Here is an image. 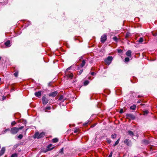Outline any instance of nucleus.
<instances>
[{"mask_svg": "<svg viewBox=\"0 0 157 157\" xmlns=\"http://www.w3.org/2000/svg\"><path fill=\"white\" fill-rule=\"evenodd\" d=\"M117 51L119 53H121L122 52V50L121 49H118Z\"/></svg>", "mask_w": 157, "mask_h": 157, "instance_id": "ea45409f", "label": "nucleus"}, {"mask_svg": "<svg viewBox=\"0 0 157 157\" xmlns=\"http://www.w3.org/2000/svg\"><path fill=\"white\" fill-rule=\"evenodd\" d=\"M18 132V128L16 127L12 128L10 131V132L12 134H14L17 133Z\"/></svg>", "mask_w": 157, "mask_h": 157, "instance_id": "7ed1b4c3", "label": "nucleus"}, {"mask_svg": "<svg viewBox=\"0 0 157 157\" xmlns=\"http://www.w3.org/2000/svg\"><path fill=\"white\" fill-rule=\"evenodd\" d=\"M143 41V38L142 37H140L139 40H137V41L140 43H141Z\"/></svg>", "mask_w": 157, "mask_h": 157, "instance_id": "6ab92c4d", "label": "nucleus"}, {"mask_svg": "<svg viewBox=\"0 0 157 157\" xmlns=\"http://www.w3.org/2000/svg\"><path fill=\"white\" fill-rule=\"evenodd\" d=\"M71 67H68L66 70V71H68L70 70V69H71Z\"/></svg>", "mask_w": 157, "mask_h": 157, "instance_id": "c03bdc74", "label": "nucleus"}, {"mask_svg": "<svg viewBox=\"0 0 157 157\" xmlns=\"http://www.w3.org/2000/svg\"><path fill=\"white\" fill-rule=\"evenodd\" d=\"M6 97H3V100H4L5 98H6Z\"/></svg>", "mask_w": 157, "mask_h": 157, "instance_id": "09e8293b", "label": "nucleus"}, {"mask_svg": "<svg viewBox=\"0 0 157 157\" xmlns=\"http://www.w3.org/2000/svg\"><path fill=\"white\" fill-rule=\"evenodd\" d=\"M140 97V96H138V97Z\"/></svg>", "mask_w": 157, "mask_h": 157, "instance_id": "6e6d98bb", "label": "nucleus"}, {"mask_svg": "<svg viewBox=\"0 0 157 157\" xmlns=\"http://www.w3.org/2000/svg\"><path fill=\"white\" fill-rule=\"evenodd\" d=\"M89 83V81L87 80H86L85 81V82H84V85H87Z\"/></svg>", "mask_w": 157, "mask_h": 157, "instance_id": "c85d7f7f", "label": "nucleus"}, {"mask_svg": "<svg viewBox=\"0 0 157 157\" xmlns=\"http://www.w3.org/2000/svg\"><path fill=\"white\" fill-rule=\"evenodd\" d=\"M95 74V73L94 72H92L91 73V75H94Z\"/></svg>", "mask_w": 157, "mask_h": 157, "instance_id": "a18cd8bd", "label": "nucleus"}, {"mask_svg": "<svg viewBox=\"0 0 157 157\" xmlns=\"http://www.w3.org/2000/svg\"><path fill=\"white\" fill-rule=\"evenodd\" d=\"M45 109L46 110H50L51 109V107L50 106H47L45 108Z\"/></svg>", "mask_w": 157, "mask_h": 157, "instance_id": "473e14b6", "label": "nucleus"}, {"mask_svg": "<svg viewBox=\"0 0 157 157\" xmlns=\"http://www.w3.org/2000/svg\"><path fill=\"white\" fill-rule=\"evenodd\" d=\"M148 113V111L147 110H146L144 112V115L147 114Z\"/></svg>", "mask_w": 157, "mask_h": 157, "instance_id": "2f4dec72", "label": "nucleus"}, {"mask_svg": "<svg viewBox=\"0 0 157 157\" xmlns=\"http://www.w3.org/2000/svg\"><path fill=\"white\" fill-rule=\"evenodd\" d=\"M77 132H78L77 130H75L74 131V132L75 133H76Z\"/></svg>", "mask_w": 157, "mask_h": 157, "instance_id": "49530a36", "label": "nucleus"}, {"mask_svg": "<svg viewBox=\"0 0 157 157\" xmlns=\"http://www.w3.org/2000/svg\"><path fill=\"white\" fill-rule=\"evenodd\" d=\"M136 105H133L130 106V109L133 110H135L136 108Z\"/></svg>", "mask_w": 157, "mask_h": 157, "instance_id": "ddd939ff", "label": "nucleus"}, {"mask_svg": "<svg viewBox=\"0 0 157 157\" xmlns=\"http://www.w3.org/2000/svg\"><path fill=\"white\" fill-rule=\"evenodd\" d=\"M52 142L53 143H55L57 142L58 141V139L56 138H55L52 139Z\"/></svg>", "mask_w": 157, "mask_h": 157, "instance_id": "412c9836", "label": "nucleus"}, {"mask_svg": "<svg viewBox=\"0 0 157 157\" xmlns=\"http://www.w3.org/2000/svg\"><path fill=\"white\" fill-rule=\"evenodd\" d=\"M45 136V133L42 132L40 134L38 132H36L34 136V138L40 139L42 138Z\"/></svg>", "mask_w": 157, "mask_h": 157, "instance_id": "f257e3e1", "label": "nucleus"}, {"mask_svg": "<svg viewBox=\"0 0 157 157\" xmlns=\"http://www.w3.org/2000/svg\"><path fill=\"white\" fill-rule=\"evenodd\" d=\"M17 137L19 139H21L23 137V136L22 134H20Z\"/></svg>", "mask_w": 157, "mask_h": 157, "instance_id": "cd10ccee", "label": "nucleus"}, {"mask_svg": "<svg viewBox=\"0 0 157 157\" xmlns=\"http://www.w3.org/2000/svg\"><path fill=\"white\" fill-rule=\"evenodd\" d=\"M63 148H61V149L60 150V153H63Z\"/></svg>", "mask_w": 157, "mask_h": 157, "instance_id": "a19ab883", "label": "nucleus"}, {"mask_svg": "<svg viewBox=\"0 0 157 157\" xmlns=\"http://www.w3.org/2000/svg\"><path fill=\"white\" fill-rule=\"evenodd\" d=\"M67 75V77L69 78H72L73 77V74L72 73H71L70 74H68Z\"/></svg>", "mask_w": 157, "mask_h": 157, "instance_id": "f3484780", "label": "nucleus"}, {"mask_svg": "<svg viewBox=\"0 0 157 157\" xmlns=\"http://www.w3.org/2000/svg\"><path fill=\"white\" fill-rule=\"evenodd\" d=\"M120 138H119L117 141H116L115 142V144H114L113 145V146H116L119 143V142L120 141Z\"/></svg>", "mask_w": 157, "mask_h": 157, "instance_id": "aec40b11", "label": "nucleus"}, {"mask_svg": "<svg viewBox=\"0 0 157 157\" xmlns=\"http://www.w3.org/2000/svg\"><path fill=\"white\" fill-rule=\"evenodd\" d=\"M131 54L132 52L131 50H128L127 52L126 53V55L128 56L131 57Z\"/></svg>", "mask_w": 157, "mask_h": 157, "instance_id": "9b49d317", "label": "nucleus"}, {"mask_svg": "<svg viewBox=\"0 0 157 157\" xmlns=\"http://www.w3.org/2000/svg\"><path fill=\"white\" fill-rule=\"evenodd\" d=\"M42 101L44 105L46 104L48 101V99L45 96H43L42 98Z\"/></svg>", "mask_w": 157, "mask_h": 157, "instance_id": "39448f33", "label": "nucleus"}, {"mask_svg": "<svg viewBox=\"0 0 157 157\" xmlns=\"http://www.w3.org/2000/svg\"><path fill=\"white\" fill-rule=\"evenodd\" d=\"M127 118L129 119H132L133 120L135 119V116L132 114H127L126 115Z\"/></svg>", "mask_w": 157, "mask_h": 157, "instance_id": "423d86ee", "label": "nucleus"}, {"mask_svg": "<svg viewBox=\"0 0 157 157\" xmlns=\"http://www.w3.org/2000/svg\"><path fill=\"white\" fill-rule=\"evenodd\" d=\"M128 134L130 135V136H133L134 135L133 133L131 131H129L128 132Z\"/></svg>", "mask_w": 157, "mask_h": 157, "instance_id": "b1692460", "label": "nucleus"}, {"mask_svg": "<svg viewBox=\"0 0 157 157\" xmlns=\"http://www.w3.org/2000/svg\"><path fill=\"white\" fill-rule=\"evenodd\" d=\"M124 142L127 146H131L132 145V143L131 141L128 139H125L124 141Z\"/></svg>", "mask_w": 157, "mask_h": 157, "instance_id": "20e7f679", "label": "nucleus"}, {"mask_svg": "<svg viewBox=\"0 0 157 157\" xmlns=\"http://www.w3.org/2000/svg\"><path fill=\"white\" fill-rule=\"evenodd\" d=\"M5 147H2L0 151V156L2 155L5 153Z\"/></svg>", "mask_w": 157, "mask_h": 157, "instance_id": "1a4fd4ad", "label": "nucleus"}, {"mask_svg": "<svg viewBox=\"0 0 157 157\" xmlns=\"http://www.w3.org/2000/svg\"><path fill=\"white\" fill-rule=\"evenodd\" d=\"M86 60H83L82 61V62L80 65V67H83L85 65L86 63Z\"/></svg>", "mask_w": 157, "mask_h": 157, "instance_id": "4468645a", "label": "nucleus"}, {"mask_svg": "<svg viewBox=\"0 0 157 157\" xmlns=\"http://www.w3.org/2000/svg\"><path fill=\"white\" fill-rule=\"evenodd\" d=\"M113 59V58L112 56H109L108 57L105 59V62L107 65H109L111 63Z\"/></svg>", "mask_w": 157, "mask_h": 157, "instance_id": "f03ea898", "label": "nucleus"}, {"mask_svg": "<svg viewBox=\"0 0 157 157\" xmlns=\"http://www.w3.org/2000/svg\"><path fill=\"white\" fill-rule=\"evenodd\" d=\"M107 39V36L106 35L104 34L101 36V42L102 43H104Z\"/></svg>", "mask_w": 157, "mask_h": 157, "instance_id": "0eeeda50", "label": "nucleus"}, {"mask_svg": "<svg viewBox=\"0 0 157 157\" xmlns=\"http://www.w3.org/2000/svg\"><path fill=\"white\" fill-rule=\"evenodd\" d=\"M10 40H8L5 43V44L6 46H7L8 47H9L10 46Z\"/></svg>", "mask_w": 157, "mask_h": 157, "instance_id": "f8f14e48", "label": "nucleus"}, {"mask_svg": "<svg viewBox=\"0 0 157 157\" xmlns=\"http://www.w3.org/2000/svg\"><path fill=\"white\" fill-rule=\"evenodd\" d=\"M113 155V152L111 151L110 153L109 156L108 157H112Z\"/></svg>", "mask_w": 157, "mask_h": 157, "instance_id": "e433bc0d", "label": "nucleus"}, {"mask_svg": "<svg viewBox=\"0 0 157 157\" xmlns=\"http://www.w3.org/2000/svg\"><path fill=\"white\" fill-rule=\"evenodd\" d=\"M24 127L22 126H21L20 128H18V131H19V130H21V129H23V128H24Z\"/></svg>", "mask_w": 157, "mask_h": 157, "instance_id": "58836bf2", "label": "nucleus"}, {"mask_svg": "<svg viewBox=\"0 0 157 157\" xmlns=\"http://www.w3.org/2000/svg\"><path fill=\"white\" fill-rule=\"evenodd\" d=\"M113 40L116 42H117L118 40V39L116 37L114 36L113 38Z\"/></svg>", "mask_w": 157, "mask_h": 157, "instance_id": "4be33fe9", "label": "nucleus"}, {"mask_svg": "<svg viewBox=\"0 0 157 157\" xmlns=\"http://www.w3.org/2000/svg\"><path fill=\"white\" fill-rule=\"evenodd\" d=\"M134 157H137L136 156H135Z\"/></svg>", "mask_w": 157, "mask_h": 157, "instance_id": "4d7b16f0", "label": "nucleus"}, {"mask_svg": "<svg viewBox=\"0 0 157 157\" xmlns=\"http://www.w3.org/2000/svg\"><path fill=\"white\" fill-rule=\"evenodd\" d=\"M17 154L16 153H14L11 155V157H17Z\"/></svg>", "mask_w": 157, "mask_h": 157, "instance_id": "bb28decb", "label": "nucleus"}, {"mask_svg": "<svg viewBox=\"0 0 157 157\" xmlns=\"http://www.w3.org/2000/svg\"><path fill=\"white\" fill-rule=\"evenodd\" d=\"M131 35V34L130 33H127L126 34V38H128Z\"/></svg>", "mask_w": 157, "mask_h": 157, "instance_id": "393cba45", "label": "nucleus"}, {"mask_svg": "<svg viewBox=\"0 0 157 157\" xmlns=\"http://www.w3.org/2000/svg\"><path fill=\"white\" fill-rule=\"evenodd\" d=\"M153 35L154 36H156V38H157V33H153Z\"/></svg>", "mask_w": 157, "mask_h": 157, "instance_id": "c9c22d12", "label": "nucleus"}, {"mask_svg": "<svg viewBox=\"0 0 157 157\" xmlns=\"http://www.w3.org/2000/svg\"><path fill=\"white\" fill-rule=\"evenodd\" d=\"M123 112V110L122 109H121V110L120 111V113H122Z\"/></svg>", "mask_w": 157, "mask_h": 157, "instance_id": "37998d69", "label": "nucleus"}, {"mask_svg": "<svg viewBox=\"0 0 157 157\" xmlns=\"http://www.w3.org/2000/svg\"><path fill=\"white\" fill-rule=\"evenodd\" d=\"M89 122V121H86L83 124L84 125H86L88 124Z\"/></svg>", "mask_w": 157, "mask_h": 157, "instance_id": "72a5a7b5", "label": "nucleus"}, {"mask_svg": "<svg viewBox=\"0 0 157 157\" xmlns=\"http://www.w3.org/2000/svg\"><path fill=\"white\" fill-rule=\"evenodd\" d=\"M50 83H49V86H50Z\"/></svg>", "mask_w": 157, "mask_h": 157, "instance_id": "5fc2aeb1", "label": "nucleus"}, {"mask_svg": "<svg viewBox=\"0 0 157 157\" xmlns=\"http://www.w3.org/2000/svg\"><path fill=\"white\" fill-rule=\"evenodd\" d=\"M22 122L24 124H26L27 122L25 120H23Z\"/></svg>", "mask_w": 157, "mask_h": 157, "instance_id": "79ce46f5", "label": "nucleus"}, {"mask_svg": "<svg viewBox=\"0 0 157 157\" xmlns=\"http://www.w3.org/2000/svg\"><path fill=\"white\" fill-rule=\"evenodd\" d=\"M18 72H16L14 73V75L15 77H17L18 76Z\"/></svg>", "mask_w": 157, "mask_h": 157, "instance_id": "7c9ffc66", "label": "nucleus"}, {"mask_svg": "<svg viewBox=\"0 0 157 157\" xmlns=\"http://www.w3.org/2000/svg\"><path fill=\"white\" fill-rule=\"evenodd\" d=\"M48 112V111H47V110H46V109H45V112Z\"/></svg>", "mask_w": 157, "mask_h": 157, "instance_id": "8fccbe9b", "label": "nucleus"}, {"mask_svg": "<svg viewBox=\"0 0 157 157\" xmlns=\"http://www.w3.org/2000/svg\"><path fill=\"white\" fill-rule=\"evenodd\" d=\"M52 144H49L47 147V148L48 149V150H51L53 149V147H51L52 146Z\"/></svg>", "mask_w": 157, "mask_h": 157, "instance_id": "a211bd4d", "label": "nucleus"}, {"mask_svg": "<svg viewBox=\"0 0 157 157\" xmlns=\"http://www.w3.org/2000/svg\"><path fill=\"white\" fill-rule=\"evenodd\" d=\"M82 57H80V59H82Z\"/></svg>", "mask_w": 157, "mask_h": 157, "instance_id": "3c124183", "label": "nucleus"}, {"mask_svg": "<svg viewBox=\"0 0 157 157\" xmlns=\"http://www.w3.org/2000/svg\"><path fill=\"white\" fill-rule=\"evenodd\" d=\"M63 99V101L64 100H66V98H64L63 96L62 95H60L59 98V101H61Z\"/></svg>", "mask_w": 157, "mask_h": 157, "instance_id": "dca6fc26", "label": "nucleus"}, {"mask_svg": "<svg viewBox=\"0 0 157 157\" xmlns=\"http://www.w3.org/2000/svg\"><path fill=\"white\" fill-rule=\"evenodd\" d=\"M58 94L57 91H55L52 93H49L48 95L50 97H55Z\"/></svg>", "mask_w": 157, "mask_h": 157, "instance_id": "6e6552de", "label": "nucleus"}, {"mask_svg": "<svg viewBox=\"0 0 157 157\" xmlns=\"http://www.w3.org/2000/svg\"><path fill=\"white\" fill-rule=\"evenodd\" d=\"M83 72V70H81L79 72V73H78V75H80L82 73V72Z\"/></svg>", "mask_w": 157, "mask_h": 157, "instance_id": "4c0bfd02", "label": "nucleus"}, {"mask_svg": "<svg viewBox=\"0 0 157 157\" xmlns=\"http://www.w3.org/2000/svg\"><path fill=\"white\" fill-rule=\"evenodd\" d=\"M41 91H38L35 93V95L37 97H40L41 95Z\"/></svg>", "mask_w": 157, "mask_h": 157, "instance_id": "9d476101", "label": "nucleus"}, {"mask_svg": "<svg viewBox=\"0 0 157 157\" xmlns=\"http://www.w3.org/2000/svg\"><path fill=\"white\" fill-rule=\"evenodd\" d=\"M21 157H23V156H22Z\"/></svg>", "mask_w": 157, "mask_h": 157, "instance_id": "bf43d9fd", "label": "nucleus"}, {"mask_svg": "<svg viewBox=\"0 0 157 157\" xmlns=\"http://www.w3.org/2000/svg\"><path fill=\"white\" fill-rule=\"evenodd\" d=\"M117 137V134H113L111 135V137L113 139H114Z\"/></svg>", "mask_w": 157, "mask_h": 157, "instance_id": "5701e85b", "label": "nucleus"}, {"mask_svg": "<svg viewBox=\"0 0 157 157\" xmlns=\"http://www.w3.org/2000/svg\"><path fill=\"white\" fill-rule=\"evenodd\" d=\"M1 78H0V82H1Z\"/></svg>", "mask_w": 157, "mask_h": 157, "instance_id": "864d4df0", "label": "nucleus"}, {"mask_svg": "<svg viewBox=\"0 0 157 157\" xmlns=\"http://www.w3.org/2000/svg\"><path fill=\"white\" fill-rule=\"evenodd\" d=\"M138 102L139 103H140V101H138Z\"/></svg>", "mask_w": 157, "mask_h": 157, "instance_id": "603ef678", "label": "nucleus"}, {"mask_svg": "<svg viewBox=\"0 0 157 157\" xmlns=\"http://www.w3.org/2000/svg\"><path fill=\"white\" fill-rule=\"evenodd\" d=\"M129 61V59L128 57H126L125 58L124 61L125 62H128Z\"/></svg>", "mask_w": 157, "mask_h": 157, "instance_id": "a878e982", "label": "nucleus"}, {"mask_svg": "<svg viewBox=\"0 0 157 157\" xmlns=\"http://www.w3.org/2000/svg\"><path fill=\"white\" fill-rule=\"evenodd\" d=\"M16 124V123L14 121L12 122L11 123V124L12 125H15V124Z\"/></svg>", "mask_w": 157, "mask_h": 157, "instance_id": "f704fd0d", "label": "nucleus"}, {"mask_svg": "<svg viewBox=\"0 0 157 157\" xmlns=\"http://www.w3.org/2000/svg\"><path fill=\"white\" fill-rule=\"evenodd\" d=\"M7 130H8V129H6V130H5V131H4V132H6Z\"/></svg>", "mask_w": 157, "mask_h": 157, "instance_id": "de8ad7c7", "label": "nucleus"}, {"mask_svg": "<svg viewBox=\"0 0 157 157\" xmlns=\"http://www.w3.org/2000/svg\"><path fill=\"white\" fill-rule=\"evenodd\" d=\"M144 144L146 145H147L149 143V141L146 140H144L142 141Z\"/></svg>", "mask_w": 157, "mask_h": 157, "instance_id": "2eb2a0df", "label": "nucleus"}, {"mask_svg": "<svg viewBox=\"0 0 157 157\" xmlns=\"http://www.w3.org/2000/svg\"><path fill=\"white\" fill-rule=\"evenodd\" d=\"M1 146L0 145V148H1Z\"/></svg>", "mask_w": 157, "mask_h": 157, "instance_id": "13d9d810", "label": "nucleus"}, {"mask_svg": "<svg viewBox=\"0 0 157 157\" xmlns=\"http://www.w3.org/2000/svg\"><path fill=\"white\" fill-rule=\"evenodd\" d=\"M106 140H107V142L109 144H110L111 142V140H110L108 138H107Z\"/></svg>", "mask_w": 157, "mask_h": 157, "instance_id": "c756f323", "label": "nucleus"}]
</instances>
